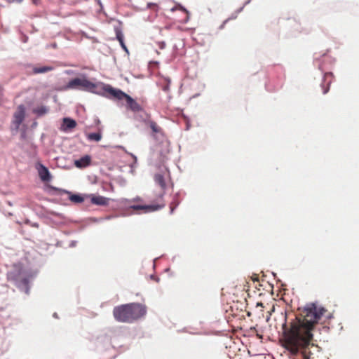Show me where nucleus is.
<instances>
[{"label":"nucleus","mask_w":359,"mask_h":359,"mask_svg":"<svg viewBox=\"0 0 359 359\" xmlns=\"http://www.w3.org/2000/svg\"><path fill=\"white\" fill-rule=\"evenodd\" d=\"M168 88V86L165 87L164 90H166Z\"/></svg>","instance_id":"nucleus-24"},{"label":"nucleus","mask_w":359,"mask_h":359,"mask_svg":"<svg viewBox=\"0 0 359 359\" xmlns=\"http://www.w3.org/2000/svg\"><path fill=\"white\" fill-rule=\"evenodd\" d=\"M97 87V84L90 81L85 77L73 79L67 85V88L69 89H79L92 93H95Z\"/></svg>","instance_id":"nucleus-4"},{"label":"nucleus","mask_w":359,"mask_h":359,"mask_svg":"<svg viewBox=\"0 0 359 359\" xmlns=\"http://www.w3.org/2000/svg\"><path fill=\"white\" fill-rule=\"evenodd\" d=\"M91 163V156L85 155L81 158L74 161V165L78 168H84L90 165Z\"/></svg>","instance_id":"nucleus-8"},{"label":"nucleus","mask_w":359,"mask_h":359,"mask_svg":"<svg viewBox=\"0 0 359 359\" xmlns=\"http://www.w3.org/2000/svg\"><path fill=\"white\" fill-rule=\"evenodd\" d=\"M329 90V85L323 90V93L325 94Z\"/></svg>","instance_id":"nucleus-21"},{"label":"nucleus","mask_w":359,"mask_h":359,"mask_svg":"<svg viewBox=\"0 0 359 359\" xmlns=\"http://www.w3.org/2000/svg\"><path fill=\"white\" fill-rule=\"evenodd\" d=\"M147 309L144 304L130 303L115 306L113 316L116 320L121 323H132L144 317Z\"/></svg>","instance_id":"nucleus-2"},{"label":"nucleus","mask_w":359,"mask_h":359,"mask_svg":"<svg viewBox=\"0 0 359 359\" xmlns=\"http://www.w3.org/2000/svg\"><path fill=\"white\" fill-rule=\"evenodd\" d=\"M126 101L127 103V108L131 110L133 112H139L142 111V107L140 104H139L133 98H132L130 95L126 98Z\"/></svg>","instance_id":"nucleus-7"},{"label":"nucleus","mask_w":359,"mask_h":359,"mask_svg":"<svg viewBox=\"0 0 359 359\" xmlns=\"http://www.w3.org/2000/svg\"><path fill=\"white\" fill-rule=\"evenodd\" d=\"M69 195V200L75 203H80L84 201V198L80 194H74L69 191H65Z\"/></svg>","instance_id":"nucleus-14"},{"label":"nucleus","mask_w":359,"mask_h":359,"mask_svg":"<svg viewBox=\"0 0 359 359\" xmlns=\"http://www.w3.org/2000/svg\"><path fill=\"white\" fill-rule=\"evenodd\" d=\"M326 311L323 307L310 303L290 323V328H287L285 323L283 325V346L289 352L290 356L302 357V359H314L319 357L320 348L311 343L312 332Z\"/></svg>","instance_id":"nucleus-1"},{"label":"nucleus","mask_w":359,"mask_h":359,"mask_svg":"<svg viewBox=\"0 0 359 359\" xmlns=\"http://www.w3.org/2000/svg\"><path fill=\"white\" fill-rule=\"evenodd\" d=\"M7 2L11 4V3H20L23 0H6Z\"/></svg>","instance_id":"nucleus-20"},{"label":"nucleus","mask_w":359,"mask_h":359,"mask_svg":"<svg viewBox=\"0 0 359 359\" xmlns=\"http://www.w3.org/2000/svg\"><path fill=\"white\" fill-rule=\"evenodd\" d=\"M90 201L93 204L97 205H107L109 203V198L102 196H92Z\"/></svg>","instance_id":"nucleus-10"},{"label":"nucleus","mask_w":359,"mask_h":359,"mask_svg":"<svg viewBox=\"0 0 359 359\" xmlns=\"http://www.w3.org/2000/svg\"><path fill=\"white\" fill-rule=\"evenodd\" d=\"M147 125L151 128L154 134L163 135L162 128L155 121L149 120L147 121Z\"/></svg>","instance_id":"nucleus-12"},{"label":"nucleus","mask_w":359,"mask_h":359,"mask_svg":"<svg viewBox=\"0 0 359 359\" xmlns=\"http://www.w3.org/2000/svg\"><path fill=\"white\" fill-rule=\"evenodd\" d=\"M179 205V201L177 199H174L170 205V213H173L174 210L177 208V206Z\"/></svg>","instance_id":"nucleus-18"},{"label":"nucleus","mask_w":359,"mask_h":359,"mask_svg":"<svg viewBox=\"0 0 359 359\" xmlns=\"http://www.w3.org/2000/svg\"><path fill=\"white\" fill-rule=\"evenodd\" d=\"M48 111V109L45 106H41L33 109V112L39 116H42Z\"/></svg>","instance_id":"nucleus-16"},{"label":"nucleus","mask_w":359,"mask_h":359,"mask_svg":"<svg viewBox=\"0 0 359 359\" xmlns=\"http://www.w3.org/2000/svg\"><path fill=\"white\" fill-rule=\"evenodd\" d=\"M332 76V73H326L325 74V78L327 79L328 76Z\"/></svg>","instance_id":"nucleus-22"},{"label":"nucleus","mask_w":359,"mask_h":359,"mask_svg":"<svg viewBox=\"0 0 359 359\" xmlns=\"http://www.w3.org/2000/svg\"><path fill=\"white\" fill-rule=\"evenodd\" d=\"M87 139L89 141L99 142L102 139V133L100 131L97 133H88L86 134Z\"/></svg>","instance_id":"nucleus-15"},{"label":"nucleus","mask_w":359,"mask_h":359,"mask_svg":"<svg viewBox=\"0 0 359 359\" xmlns=\"http://www.w3.org/2000/svg\"><path fill=\"white\" fill-rule=\"evenodd\" d=\"M25 117V107L23 104H20L16 111L13 114V123L16 126L17 128L21 125L23 122Z\"/></svg>","instance_id":"nucleus-6"},{"label":"nucleus","mask_w":359,"mask_h":359,"mask_svg":"<svg viewBox=\"0 0 359 359\" xmlns=\"http://www.w3.org/2000/svg\"><path fill=\"white\" fill-rule=\"evenodd\" d=\"M169 177V171L165 168L163 173H157L154 175V181L163 190L162 193L160 194L158 198V203L148 205H131L130 208L135 210H142L145 212H153L161 209L165 207V203L163 201L164 190L166 189L165 180Z\"/></svg>","instance_id":"nucleus-3"},{"label":"nucleus","mask_w":359,"mask_h":359,"mask_svg":"<svg viewBox=\"0 0 359 359\" xmlns=\"http://www.w3.org/2000/svg\"><path fill=\"white\" fill-rule=\"evenodd\" d=\"M177 9L182 11L185 12L186 13H188V11L186 8H184V7H182V6H178L177 7L172 8L171 9V11H175Z\"/></svg>","instance_id":"nucleus-19"},{"label":"nucleus","mask_w":359,"mask_h":359,"mask_svg":"<svg viewBox=\"0 0 359 359\" xmlns=\"http://www.w3.org/2000/svg\"><path fill=\"white\" fill-rule=\"evenodd\" d=\"M102 85V90L109 94L111 97H114L118 100H126V97L128 96V94L123 92L120 89H116L111 86L110 85Z\"/></svg>","instance_id":"nucleus-5"},{"label":"nucleus","mask_w":359,"mask_h":359,"mask_svg":"<svg viewBox=\"0 0 359 359\" xmlns=\"http://www.w3.org/2000/svg\"><path fill=\"white\" fill-rule=\"evenodd\" d=\"M76 126V122L70 118H63V125L62 127L64 130L72 129Z\"/></svg>","instance_id":"nucleus-13"},{"label":"nucleus","mask_w":359,"mask_h":359,"mask_svg":"<svg viewBox=\"0 0 359 359\" xmlns=\"http://www.w3.org/2000/svg\"><path fill=\"white\" fill-rule=\"evenodd\" d=\"M53 69V67H52V66L33 67L31 74H43V73H46L48 72H50Z\"/></svg>","instance_id":"nucleus-11"},{"label":"nucleus","mask_w":359,"mask_h":359,"mask_svg":"<svg viewBox=\"0 0 359 359\" xmlns=\"http://www.w3.org/2000/svg\"><path fill=\"white\" fill-rule=\"evenodd\" d=\"M116 38L118 40V41L120 42L121 46L126 50V47L123 43V34L120 32H117L116 33Z\"/></svg>","instance_id":"nucleus-17"},{"label":"nucleus","mask_w":359,"mask_h":359,"mask_svg":"<svg viewBox=\"0 0 359 359\" xmlns=\"http://www.w3.org/2000/svg\"><path fill=\"white\" fill-rule=\"evenodd\" d=\"M39 175L41 180L43 182H48L51 179V176L48 169L45 167L43 165L40 164L39 168L38 169Z\"/></svg>","instance_id":"nucleus-9"},{"label":"nucleus","mask_w":359,"mask_h":359,"mask_svg":"<svg viewBox=\"0 0 359 359\" xmlns=\"http://www.w3.org/2000/svg\"><path fill=\"white\" fill-rule=\"evenodd\" d=\"M164 46H165V43H164V42H161V45H160V48H164Z\"/></svg>","instance_id":"nucleus-23"}]
</instances>
